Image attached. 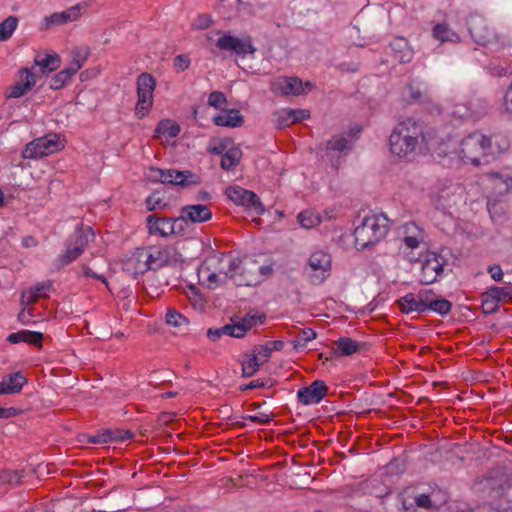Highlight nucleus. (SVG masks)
Masks as SVG:
<instances>
[{
    "label": "nucleus",
    "mask_w": 512,
    "mask_h": 512,
    "mask_svg": "<svg viewBox=\"0 0 512 512\" xmlns=\"http://www.w3.org/2000/svg\"><path fill=\"white\" fill-rule=\"evenodd\" d=\"M112 441V433L107 431L89 438V442L93 444L107 443Z\"/></svg>",
    "instance_id": "62"
},
{
    "label": "nucleus",
    "mask_w": 512,
    "mask_h": 512,
    "mask_svg": "<svg viewBox=\"0 0 512 512\" xmlns=\"http://www.w3.org/2000/svg\"><path fill=\"white\" fill-rule=\"evenodd\" d=\"M260 281L256 262L243 263L240 260V269L236 271L234 284L236 286H254L259 284Z\"/></svg>",
    "instance_id": "21"
},
{
    "label": "nucleus",
    "mask_w": 512,
    "mask_h": 512,
    "mask_svg": "<svg viewBox=\"0 0 512 512\" xmlns=\"http://www.w3.org/2000/svg\"><path fill=\"white\" fill-rule=\"evenodd\" d=\"M397 305L402 313L410 314L412 312L423 313L417 294L408 293L397 301Z\"/></svg>",
    "instance_id": "33"
},
{
    "label": "nucleus",
    "mask_w": 512,
    "mask_h": 512,
    "mask_svg": "<svg viewBox=\"0 0 512 512\" xmlns=\"http://www.w3.org/2000/svg\"><path fill=\"white\" fill-rule=\"evenodd\" d=\"M62 148L63 144L59 136L57 134H48L26 144L22 150V157L24 159H39L58 152Z\"/></svg>",
    "instance_id": "6"
},
{
    "label": "nucleus",
    "mask_w": 512,
    "mask_h": 512,
    "mask_svg": "<svg viewBox=\"0 0 512 512\" xmlns=\"http://www.w3.org/2000/svg\"><path fill=\"white\" fill-rule=\"evenodd\" d=\"M351 147V142L346 134H340L332 137L326 144V151L330 154L332 152H344Z\"/></svg>",
    "instance_id": "36"
},
{
    "label": "nucleus",
    "mask_w": 512,
    "mask_h": 512,
    "mask_svg": "<svg viewBox=\"0 0 512 512\" xmlns=\"http://www.w3.org/2000/svg\"><path fill=\"white\" fill-rule=\"evenodd\" d=\"M93 237L94 233L90 227H78L67 241L64 254L55 260L56 267L60 269L75 261Z\"/></svg>",
    "instance_id": "5"
},
{
    "label": "nucleus",
    "mask_w": 512,
    "mask_h": 512,
    "mask_svg": "<svg viewBox=\"0 0 512 512\" xmlns=\"http://www.w3.org/2000/svg\"><path fill=\"white\" fill-rule=\"evenodd\" d=\"M487 207L493 219L500 217L504 212L503 207L500 205V198H495L493 195H488Z\"/></svg>",
    "instance_id": "51"
},
{
    "label": "nucleus",
    "mask_w": 512,
    "mask_h": 512,
    "mask_svg": "<svg viewBox=\"0 0 512 512\" xmlns=\"http://www.w3.org/2000/svg\"><path fill=\"white\" fill-rule=\"evenodd\" d=\"M312 86L311 82L303 83L298 77H279L272 82L271 89L277 94L298 96L303 94L305 89H311Z\"/></svg>",
    "instance_id": "15"
},
{
    "label": "nucleus",
    "mask_w": 512,
    "mask_h": 512,
    "mask_svg": "<svg viewBox=\"0 0 512 512\" xmlns=\"http://www.w3.org/2000/svg\"><path fill=\"white\" fill-rule=\"evenodd\" d=\"M447 259L434 252L427 253L421 261L419 281L421 284L430 285L437 282L444 275Z\"/></svg>",
    "instance_id": "8"
},
{
    "label": "nucleus",
    "mask_w": 512,
    "mask_h": 512,
    "mask_svg": "<svg viewBox=\"0 0 512 512\" xmlns=\"http://www.w3.org/2000/svg\"><path fill=\"white\" fill-rule=\"evenodd\" d=\"M433 37L441 42H458L459 36L447 24L440 23L433 28Z\"/></svg>",
    "instance_id": "35"
},
{
    "label": "nucleus",
    "mask_w": 512,
    "mask_h": 512,
    "mask_svg": "<svg viewBox=\"0 0 512 512\" xmlns=\"http://www.w3.org/2000/svg\"><path fill=\"white\" fill-rule=\"evenodd\" d=\"M488 272L494 281H496V282L502 281L503 271H502V268L500 267V265L489 266Z\"/></svg>",
    "instance_id": "63"
},
{
    "label": "nucleus",
    "mask_w": 512,
    "mask_h": 512,
    "mask_svg": "<svg viewBox=\"0 0 512 512\" xmlns=\"http://www.w3.org/2000/svg\"><path fill=\"white\" fill-rule=\"evenodd\" d=\"M317 337V333L311 328H304L292 341L293 348L296 351L303 350L307 347L308 343Z\"/></svg>",
    "instance_id": "38"
},
{
    "label": "nucleus",
    "mask_w": 512,
    "mask_h": 512,
    "mask_svg": "<svg viewBox=\"0 0 512 512\" xmlns=\"http://www.w3.org/2000/svg\"><path fill=\"white\" fill-rule=\"evenodd\" d=\"M226 103V96L220 91H214L208 97V104L216 109L222 108Z\"/></svg>",
    "instance_id": "52"
},
{
    "label": "nucleus",
    "mask_w": 512,
    "mask_h": 512,
    "mask_svg": "<svg viewBox=\"0 0 512 512\" xmlns=\"http://www.w3.org/2000/svg\"><path fill=\"white\" fill-rule=\"evenodd\" d=\"M390 229V221L384 214L365 217L354 230L355 246L364 250L383 240Z\"/></svg>",
    "instance_id": "3"
},
{
    "label": "nucleus",
    "mask_w": 512,
    "mask_h": 512,
    "mask_svg": "<svg viewBox=\"0 0 512 512\" xmlns=\"http://www.w3.org/2000/svg\"><path fill=\"white\" fill-rule=\"evenodd\" d=\"M147 228L150 235L164 238L184 233L182 219L179 217H159L157 214H151L147 217Z\"/></svg>",
    "instance_id": "9"
},
{
    "label": "nucleus",
    "mask_w": 512,
    "mask_h": 512,
    "mask_svg": "<svg viewBox=\"0 0 512 512\" xmlns=\"http://www.w3.org/2000/svg\"><path fill=\"white\" fill-rule=\"evenodd\" d=\"M190 66V59L187 55L185 54H180V55H177L174 59V67L178 70V71H185L186 69H188Z\"/></svg>",
    "instance_id": "58"
},
{
    "label": "nucleus",
    "mask_w": 512,
    "mask_h": 512,
    "mask_svg": "<svg viewBox=\"0 0 512 512\" xmlns=\"http://www.w3.org/2000/svg\"><path fill=\"white\" fill-rule=\"evenodd\" d=\"M291 117L293 119V124L299 121L308 119L310 117V113L308 110L304 109H290Z\"/></svg>",
    "instance_id": "61"
},
{
    "label": "nucleus",
    "mask_w": 512,
    "mask_h": 512,
    "mask_svg": "<svg viewBox=\"0 0 512 512\" xmlns=\"http://www.w3.org/2000/svg\"><path fill=\"white\" fill-rule=\"evenodd\" d=\"M72 76H73V74L69 71V69L65 68V69L61 70L60 72H58L57 74H55L50 79L49 87L52 90H60L70 81Z\"/></svg>",
    "instance_id": "45"
},
{
    "label": "nucleus",
    "mask_w": 512,
    "mask_h": 512,
    "mask_svg": "<svg viewBox=\"0 0 512 512\" xmlns=\"http://www.w3.org/2000/svg\"><path fill=\"white\" fill-rule=\"evenodd\" d=\"M459 158L464 163L479 165L483 157L494 155L491 139L480 133H472L460 143Z\"/></svg>",
    "instance_id": "4"
},
{
    "label": "nucleus",
    "mask_w": 512,
    "mask_h": 512,
    "mask_svg": "<svg viewBox=\"0 0 512 512\" xmlns=\"http://www.w3.org/2000/svg\"><path fill=\"white\" fill-rule=\"evenodd\" d=\"M220 37L216 41V47L221 51L234 52L238 55H245L247 53H254L255 48L251 43L250 38H238L231 35L230 32H216Z\"/></svg>",
    "instance_id": "12"
},
{
    "label": "nucleus",
    "mask_w": 512,
    "mask_h": 512,
    "mask_svg": "<svg viewBox=\"0 0 512 512\" xmlns=\"http://www.w3.org/2000/svg\"><path fill=\"white\" fill-rule=\"evenodd\" d=\"M166 173H167V169L151 167L149 169V173L147 176L152 181H159V182L165 184L166 183V181H165Z\"/></svg>",
    "instance_id": "57"
},
{
    "label": "nucleus",
    "mask_w": 512,
    "mask_h": 512,
    "mask_svg": "<svg viewBox=\"0 0 512 512\" xmlns=\"http://www.w3.org/2000/svg\"><path fill=\"white\" fill-rule=\"evenodd\" d=\"M272 123L275 127L281 129L293 124L290 109H281L273 113Z\"/></svg>",
    "instance_id": "44"
},
{
    "label": "nucleus",
    "mask_w": 512,
    "mask_h": 512,
    "mask_svg": "<svg viewBox=\"0 0 512 512\" xmlns=\"http://www.w3.org/2000/svg\"><path fill=\"white\" fill-rule=\"evenodd\" d=\"M452 309V304L446 299H435L430 304L429 311H434L440 315L448 314Z\"/></svg>",
    "instance_id": "49"
},
{
    "label": "nucleus",
    "mask_w": 512,
    "mask_h": 512,
    "mask_svg": "<svg viewBox=\"0 0 512 512\" xmlns=\"http://www.w3.org/2000/svg\"><path fill=\"white\" fill-rule=\"evenodd\" d=\"M308 266L311 270V281L320 284L329 276L331 257L323 251H316L310 255Z\"/></svg>",
    "instance_id": "14"
},
{
    "label": "nucleus",
    "mask_w": 512,
    "mask_h": 512,
    "mask_svg": "<svg viewBox=\"0 0 512 512\" xmlns=\"http://www.w3.org/2000/svg\"><path fill=\"white\" fill-rule=\"evenodd\" d=\"M149 270H158L171 261V249L163 245L143 247Z\"/></svg>",
    "instance_id": "18"
},
{
    "label": "nucleus",
    "mask_w": 512,
    "mask_h": 512,
    "mask_svg": "<svg viewBox=\"0 0 512 512\" xmlns=\"http://www.w3.org/2000/svg\"><path fill=\"white\" fill-rule=\"evenodd\" d=\"M220 331L222 332L223 335L238 338V331H242V330L239 329V327H237L235 325L233 318H231V323L226 324L223 327H221Z\"/></svg>",
    "instance_id": "59"
},
{
    "label": "nucleus",
    "mask_w": 512,
    "mask_h": 512,
    "mask_svg": "<svg viewBox=\"0 0 512 512\" xmlns=\"http://www.w3.org/2000/svg\"><path fill=\"white\" fill-rule=\"evenodd\" d=\"M33 68H23L20 70L21 80L9 89V98H19L23 96L36 84L37 72H32Z\"/></svg>",
    "instance_id": "22"
},
{
    "label": "nucleus",
    "mask_w": 512,
    "mask_h": 512,
    "mask_svg": "<svg viewBox=\"0 0 512 512\" xmlns=\"http://www.w3.org/2000/svg\"><path fill=\"white\" fill-rule=\"evenodd\" d=\"M483 181L491 189L489 195L500 198L512 189V170L505 168L499 172L488 173Z\"/></svg>",
    "instance_id": "13"
},
{
    "label": "nucleus",
    "mask_w": 512,
    "mask_h": 512,
    "mask_svg": "<svg viewBox=\"0 0 512 512\" xmlns=\"http://www.w3.org/2000/svg\"><path fill=\"white\" fill-rule=\"evenodd\" d=\"M145 258L143 247L136 248L125 256L123 260V271L134 278L143 275L145 272L149 271V266Z\"/></svg>",
    "instance_id": "17"
},
{
    "label": "nucleus",
    "mask_w": 512,
    "mask_h": 512,
    "mask_svg": "<svg viewBox=\"0 0 512 512\" xmlns=\"http://www.w3.org/2000/svg\"><path fill=\"white\" fill-rule=\"evenodd\" d=\"M417 296L420 304L424 306L423 313L429 312L430 304L435 300L433 298V293L431 291H420Z\"/></svg>",
    "instance_id": "55"
},
{
    "label": "nucleus",
    "mask_w": 512,
    "mask_h": 512,
    "mask_svg": "<svg viewBox=\"0 0 512 512\" xmlns=\"http://www.w3.org/2000/svg\"><path fill=\"white\" fill-rule=\"evenodd\" d=\"M226 195L235 204L252 208L257 214H261L264 211L259 197L252 191L240 186H231L226 189Z\"/></svg>",
    "instance_id": "16"
},
{
    "label": "nucleus",
    "mask_w": 512,
    "mask_h": 512,
    "mask_svg": "<svg viewBox=\"0 0 512 512\" xmlns=\"http://www.w3.org/2000/svg\"><path fill=\"white\" fill-rule=\"evenodd\" d=\"M427 148L425 126L413 118L398 122L389 136L391 154L401 160H412Z\"/></svg>",
    "instance_id": "1"
},
{
    "label": "nucleus",
    "mask_w": 512,
    "mask_h": 512,
    "mask_svg": "<svg viewBox=\"0 0 512 512\" xmlns=\"http://www.w3.org/2000/svg\"><path fill=\"white\" fill-rule=\"evenodd\" d=\"M213 24V19L209 14H199L192 21L191 28L193 30H204L209 28Z\"/></svg>",
    "instance_id": "50"
},
{
    "label": "nucleus",
    "mask_w": 512,
    "mask_h": 512,
    "mask_svg": "<svg viewBox=\"0 0 512 512\" xmlns=\"http://www.w3.org/2000/svg\"><path fill=\"white\" fill-rule=\"evenodd\" d=\"M213 123L216 126L236 128L243 125L244 119L238 110L232 109L227 113L215 116L213 118Z\"/></svg>",
    "instance_id": "30"
},
{
    "label": "nucleus",
    "mask_w": 512,
    "mask_h": 512,
    "mask_svg": "<svg viewBox=\"0 0 512 512\" xmlns=\"http://www.w3.org/2000/svg\"><path fill=\"white\" fill-rule=\"evenodd\" d=\"M487 295L492 297L498 303L506 300L512 299V284H508L505 286H493L487 290Z\"/></svg>",
    "instance_id": "39"
},
{
    "label": "nucleus",
    "mask_w": 512,
    "mask_h": 512,
    "mask_svg": "<svg viewBox=\"0 0 512 512\" xmlns=\"http://www.w3.org/2000/svg\"><path fill=\"white\" fill-rule=\"evenodd\" d=\"M242 157V151L238 147H231L228 149L221 159V167L224 170H230L237 166Z\"/></svg>",
    "instance_id": "37"
},
{
    "label": "nucleus",
    "mask_w": 512,
    "mask_h": 512,
    "mask_svg": "<svg viewBox=\"0 0 512 512\" xmlns=\"http://www.w3.org/2000/svg\"><path fill=\"white\" fill-rule=\"evenodd\" d=\"M18 26V18L15 16L7 17L0 23V41L8 40Z\"/></svg>",
    "instance_id": "42"
},
{
    "label": "nucleus",
    "mask_w": 512,
    "mask_h": 512,
    "mask_svg": "<svg viewBox=\"0 0 512 512\" xmlns=\"http://www.w3.org/2000/svg\"><path fill=\"white\" fill-rule=\"evenodd\" d=\"M504 105L506 111L509 113H512V83L510 84L509 88L507 89L505 96H504Z\"/></svg>",
    "instance_id": "64"
},
{
    "label": "nucleus",
    "mask_w": 512,
    "mask_h": 512,
    "mask_svg": "<svg viewBox=\"0 0 512 512\" xmlns=\"http://www.w3.org/2000/svg\"><path fill=\"white\" fill-rule=\"evenodd\" d=\"M328 392V387L322 380H315L309 386L298 390L297 397L304 405L318 404Z\"/></svg>",
    "instance_id": "19"
},
{
    "label": "nucleus",
    "mask_w": 512,
    "mask_h": 512,
    "mask_svg": "<svg viewBox=\"0 0 512 512\" xmlns=\"http://www.w3.org/2000/svg\"><path fill=\"white\" fill-rule=\"evenodd\" d=\"M335 345L337 346L336 354L340 356H350L358 352L362 347L360 342L350 337H340L335 341Z\"/></svg>",
    "instance_id": "34"
},
{
    "label": "nucleus",
    "mask_w": 512,
    "mask_h": 512,
    "mask_svg": "<svg viewBox=\"0 0 512 512\" xmlns=\"http://www.w3.org/2000/svg\"><path fill=\"white\" fill-rule=\"evenodd\" d=\"M87 56V52L80 48H77L73 51V59L67 67L73 75L82 68L87 59Z\"/></svg>",
    "instance_id": "46"
},
{
    "label": "nucleus",
    "mask_w": 512,
    "mask_h": 512,
    "mask_svg": "<svg viewBox=\"0 0 512 512\" xmlns=\"http://www.w3.org/2000/svg\"><path fill=\"white\" fill-rule=\"evenodd\" d=\"M240 269V259L225 253H212L199 268V278L210 289L225 285L228 280L234 282L236 271Z\"/></svg>",
    "instance_id": "2"
},
{
    "label": "nucleus",
    "mask_w": 512,
    "mask_h": 512,
    "mask_svg": "<svg viewBox=\"0 0 512 512\" xmlns=\"http://www.w3.org/2000/svg\"><path fill=\"white\" fill-rule=\"evenodd\" d=\"M297 218L301 227L305 229H311L321 222V217L312 210L302 211Z\"/></svg>",
    "instance_id": "40"
},
{
    "label": "nucleus",
    "mask_w": 512,
    "mask_h": 512,
    "mask_svg": "<svg viewBox=\"0 0 512 512\" xmlns=\"http://www.w3.org/2000/svg\"><path fill=\"white\" fill-rule=\"evenodd\" d=\"M155 132L159 135L176 137L180 133V126L171 120H162L158 123Z\"/></svg>",
    "instance_id": "43"
},
{
    "label": "nucleus",
    "mask_w": 512,
    "mask_h": 512,
    "mask_svg": "<svg viewBox=\"0 0 512 512\" xmlns=\"http://www.w3.org/2000/svg\"><path fill=\"white\" fill-rule=\"evenodd\" d=\"M482 309L484 313H493L498 309V302L487 295V291L483 294Z\"/></svg>",
    "instance_id": "53"
},
{
    "label": "nucleus",
    "mask_w": 512,
    "mask_h": 512,
    "mask_svg": "<svg viewBox=\"0 0 512 512\" xmlns=\"http://www.w3.org/2000/svg\"><path fill=\"white\" fill-rule=\"evenodd\" d=\"M391 49L394 51L396 58L401 63H409L413 58V51L409 47L408 42L403 37H397L390 43Z\"/></svg>",
    "instance_id": "31"
},
{
    "label": "nucleus",
    "mask_w": 512,
    "mask_h": 512,
    "mask_svg": "<svg viewBox=\"0 0 512 512\" xmlns=\"http://www.w3.org/2000/svg\"><path fill=\"white\" fill-rule=\"evenodd\" d=\"M43 334L41 332L22 330L15 333H11L7 337V341L12 344L25 342L31 345L41 346Z\"/></svg>",
    "instance_id": "29"
},
{
    "label": "nucleus",
    "mask_w": 512,
    "mask_h": 512,
    "mask_svg": "<svg viewBox=\"0 0 512 512\" xmlns=\"http://www.w3.org/2000/svg\"><path fill=\"white\" fill-rule=\"evenodd\" d=\"M404 230L405 233H407L403 238L405 246L411 250L418 248L423 240V235L419 227L415 223L409 222L404 225Z\"/></svg>",
    "instance_id": "32"
},
{
    "label": "nucleus",
    "mask_w": 512,
    "mask_h": 512,
    "mask_svg": "<svg viewBox=\"0 0 512 512\" xmlns=\"http://www.w3.org/2000/svg\"><path fill=\"white\" fill-rule=\"evenodd\" d=\"M468 29L471 37L476 43L483 46H493L499 42V37L481 17L473 16L468 21Z\"/></svg>",
    "instance_id": "11"
},
{
    "label": "nucleus",
    "mask_w": 512,
    "mask_h": 512,
    "mask_svg": "<svg viewBox=\"0 0 512 512\" xmlns=\"http://www.w3.org/2000/svg\"><path fill=\"white\" fill-rule=\"evenodd\" d=\"M461 187L448 180H439L434 186L431 198L438 209H445L456 204Z\"/></svg>",
    "instance_id": "10"
},
{
    "label": "nucleus",
    "mask_w": 512,
    "mask_h": 512,
    "mask_svg": "<svg viewBox=\"0 0 512 512\" xmlns=\"http://www.w3.org/2000/svg\"><path fill=\"white\" fill-rule=\"evenodd\" d=\"M265 315L264 314H258V313H248L243 317H233V320L235 322V325L239 327L242 331H238V338H242L246 335V333L251 330L253 327H256L258 325H261L265 321Z\"/></svg>",
    "instance_id": "27"
},
{
    "label": "nucleus",
    "mask_w": 512,
    "mask_h": 512,
    "mask_svg": "<svg viewBox=\"0 0 512 512\" xmlns=\"http://www.w3.org/2000/svg\"><path fill=\"white\" fill-rule=\"evenodd\" d=\"M52 288L50 281L37 283L35 286L25 290L21 294V303L23 305H30L36 302L41 297H46Z\"/></svg>",
    "instance_id": "28"
},
{
    "label": "nucleus",
    "mask_w": 512,
    "mask_h": 512,
    "mask_svg": "<svg viewBox=\"0 0 512 512\" xmlns=\"http://www.w3.org/2000/svg\"><path fill=\"white\" fill-rule=\"evenodd\" d=\"M22 478L18 470L3 469L0 471V486L20 483Z\"/></svg>",
    "instance_id": "47"
},
{
    "label": "nucleus",
    "mask_w": 512,
    "mask_h": 512,
    "mask_svg": "<svg viewBox=\"0 0 512 512\" xmlns=\"http://www.w3.org/2000/svg\"><path fill=\"white\" fill-rule=\"evenodd\" d=\"M26 383L27 378L20 371L5 375L0 381V395L18 394Z\"/></svg>",
    "instance_id": "24"
},
{
    "label": "nucleus",
    "mask_w": 512,
    "mask_h": 512,
    "mask_svg": "<svg viewBox=\"0 0 512 512\" xmlns=\"http://www.w3.org/2000/svg\"><path fill=\"white\" fill-rule=\"evenodd\" d=\"M165 181V184L188 187L201 183V178L188 170L178 171L176 169H167Z\"/></svg>",
    "instance_id": "25"
},
{
    "label": "nucleus",
    "mask_w": 512,
    "mask_h": 512,
    "mask_svg": "<svg viewBox=\"0 0 512 512\" xmlns=\"http://www.w3.org/2000/svg\"><path fill=\"white\" fill-rule=\"evenodd\" d=\"M179 218L182 219V226L185 228L187 221L192 223L209 221L212 218V211L209 206L204 204L186 205L181 208Z\"/></svg>",
    "instance_id": "20"
},
{
    "label": "nucleus",
    "mask_w": 512,
    "mask_h": 512,
    "mask_svg": "<svg viewBox=\"0 0 512 512\" xmlns=\"http://www.w3.org/2000/svg\"><path fill=\"white\" fill-rule=\"evenodd\" d=\"M80 17L79 5L72 6L64 11L55 12L43 19L44 28L49 29L54 26L63 25L77 20Z\"/></svg>",
    "instance_id": "23"
},
{
    "label": "nucleus",
    "mask_w": 512,
    "mask_h": 512,
    "mask_svg": "<svg viewBox=\"0 0 512 512\" xmlns=\"http://www.w3.org/2000/svg\"><path fill=\"white\" fill-rule=\"evenodd\" d=\"M147 209L149 211H154L156 209L165 207L166 204L162 203L161 198L157 193H152L146 200Z\"/></svg>",
    "instance_id": "56"
},
{
    "label": "nucleus",
    "mask_w": 512,
    "mask_h": 512,
    "mask_svg": "<svg viewBox=\"0 0 512 512\" xmlns=\"http://www.w3.org/2000/svg\"><path fill=\"white\" fill-rule=\"evenodd\" d=\"M61 65V59L56 53H38L34 58V66L38 68V72L42 75L57 70Z\"/></svg>",
    "instance_id": "26"
},
{
    "label": "nucleus",
    "mask_w": 512,
    "mask_h": 512,
    "mask_svg": "<svg viewBox=\"0 0 512 512\" xmlns=\"http://www.w3.org/2000/svg\"><path fill=\"white\" fill-rule=\"evenodd\" d=\"M243 418L250 420L252 422L258 423L260 425L268 424L271 421L270 416L265 413H259L256 415H247V416H244Z\"/></svg>",
    "instance_id": "60"
},
{
    "label": "nucleus",
    "mask_w": 512,
    "mask_h": 512,
    "mask_svg": "<svg viewBox=\"0 0 512 512\" xmlns=\"http://www.w3.org/2000/svg\"><path fill=\"white\" fill-rule=\"evenodd\" d=\"M262 364L266 363L271 357V351L268 346H258L253 349L252 353Z\"/></svg>",
    "instance_id": "54"
},
{
    "label": "nucleus",
    "mask_w": 512,
    "mask_h": 512,
    "mask_svg": "<svg viewBox=\"0 0 512 512\" xmlns=\"http://www.w3.org/2000/svg\"><path fill=\"white\" fill-rule=\"evenodd\" d=\"M165 319L166 323L173 327H182L187 324L186 317L175 309H168Z\"/></svg>",
    "instance_id": "48"
},
{
    "label": "nucleus",
    "mask_w": 512,
    "mask_h": 512,
    "mask_svg": "<svg viewBox=\"0 0 512 512\" xmlns=\"http://www.w3.org/2000/svg\"><path fill=\"white\" fill-rule=\"evenodd\" d=\"M137 104L135 113L139 118L147 115L153 106L154 96L153 92L156 87V80L150 73H141L137 77Z\"/></svg>",
    "instance_id": "7"
},
{
    "label": "nucleus",
    "mask_w": 512,
    "mask_h": 512,
    "mask_svg": "<svg viewBox=\"0 0 512 512\" xmlns=\"http://www.w3.org/2000/svg\"><path fill=\"white\" fill-rule=\"evenodd\" d=\"M263 364L253 355H246L242 360V375L253 376Z\"/></svg>",
    "instance_id": "41"
}]
</instances>
